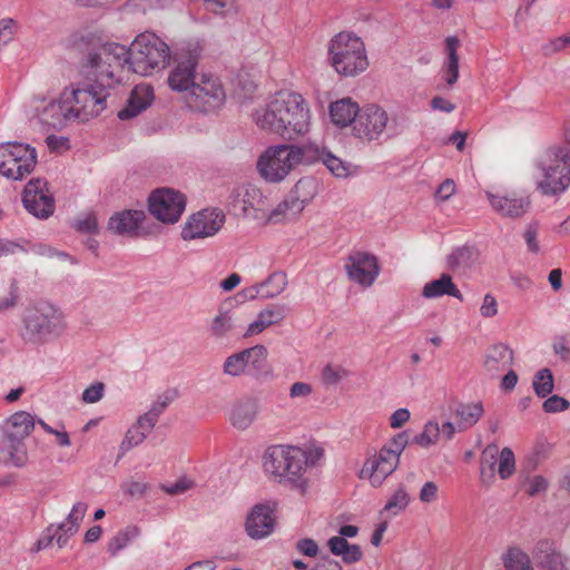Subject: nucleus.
Masks as SVG:
<instances>
[{
	"instance_id": "f257e3e1",
	"label": "nucleus",
	"mask_w": 570,
	"mask_h": 570,
	"mask_svg": "<svg viewBox=\"0 0 570 570\" xmlns=\"http://www.w3.org/2000/svg\"><path fill=\"white\" fill-rule=\"evenodd\" d=\"M257 126L286 140L306 134L311 125V114L306 100L294 91H279L255 115Z\"/></svg>"
},
{
	"instance_id": "f03ea898",
	"label": "nucleus",
	"mask_w": 570,
	"mask_h": 570,
	"mask_svg": "<svg viewBox=\"0 0 570 570\" xmlns=\"http://www.w3.org/2000/svg\"><path fill=\"white\" fill-rule=\"evenodd\" d=\"M128 67L131 71V49L117 42L101 43L96 50L88 52L82 66L87 90L102 98L107 105L110 91L119 83L115 77L112 67Z\"/></svg>"
},
{
	"instance_id": "7ed1b4c3",
	"label": "nucleus",
	"mask_w": 570,
	"mask_h": 570,
	"mask_svg": "<svg viewBox=\"0 0 570 570\" xmlns=\"http://www.w3.org/2000/svg\"><path fill=\"white\" fill-rule=\"evenodd\" d=\"M107 108L102 98L87 90L81 81L70 91L65 90L59 100L48 104L39 114V121L51 129H61L69 120L80 119L86 121L97 117Z\"/></svg>"
},
{
	"instance_id": "20e7f679",
	"label": "nucleus",
	"mask_w": 570,
	"mask_h": 570,
	"mask_svg": "<svg viewBox=\"0 0 570 570\" xmlns=\"http://www.w3.org/2000/svg\"><path fill=\"white\" fill-rule=\"evenodd\" d=\"M308 463L306 452L298 446L276 444L266 449L263 455L264 471L282 484L306 491L304 473Z\"/></svg>"
},
{
	"instance_id": "39448f33",
	"label": "nucleus",
	"mask_w": 570,
	"mask_h": 570,
	"mask_svg": "<svg viewBox=\"0 0 570 570\" xmlns=\"http://www.w3.org/2000/svg\"><path fill=\"white\" fill-rule=\"evenodd\" d=\"M35 428L33 417L24 411L13 413L6 424L0 439V462L21 468L27 462L24 439Z\"/></svg>"
},
{
	"instance_id": "423d86ee",
	"label": "nucleus",
	"mask_w": 570,
	"mask_h": 570,
	"mask_svg": "<svg viewBox=\"0 0 570 570\" xmlns=\"http://www.w3.org/2000/svg\"><path fill=\"white\" fill-rule=\"evenodd\" d=\"M131 71L150 76L164 69L170 59V48L153 32L138 35L130 45Z\"/></svg>"
},
{
	"instance_id": "0eeeda50",
	"label": "nucleus",
	"mask_w": 570,
	"mask_h": 570,
	"mask_svg": "<svg viewBox=\"0 0 570 570\" xmlns=\"http://www.w3.org/2000/svg\"><path fill=\"white\" fill-rule=\"evenodd\" d=\"M543 179L537 185L542 195L556 196L570 186V149L567 146L554 145L547 149L538 163Z\"/></svg>"
},
{
	"instance_id": "6e6552de",
	"label": "nucleus",
	"mask_w": 570,
	"mask_h": 570,
	"mask_svg": "<svg viewBox=\"0 0 570 570\" xmlns=\"http://www.w3.org/2000/svg\"><path fill=\"white\" fill-rule=\"evenodd\" d=\"M328 55L334 69L346 77L355 76L368 66L363 41L350 32H341L331 40Z\"/></svg>"
},
{
	"instance_id": "1a4fd4ad",
	"label": "nucleus",
	"mask_w": 570,
	"mask_h": 570,
	"mask_svg": "<svg viewBox=\"0 0 570 570\" xmlns=\"http://www.w3.org/2000/svg\"><path fill=\"white\" fill-rule=\"evenodd\" d=\"M62 314L53 306L29 309L22 318L21 337L26 343L42 344L65 331Z\"/></svg>"
},
{
	"instance_id": "9d476101",
	"label": "nucleus",
	"mask_w": 570,
	"mask_h": 570,
	"mask_svg": "<svg viewBox=\"0 0 570 570\" xmlns=\"http://www.w3.org/2000/svg\"><path fill=\"white\" fill-rule=\"evenodd\" d=\"M202 48L198 45L188 43L175 52V65L169 72L167 82L173 91L183 96L190 90L200 73L196 69L199 63Z\"/></svg>"
},
{
	"instance_id": "9b49d317",
	"label": "nucleus",
	"mask_w": 570,
	"mask_h": 570,
	"mask_svg": "<svg viewBox=\"0 0 570 570\" xmlns=\"http://www.w3.org/2000/svg\"><path fill=\"white\" fill-rule=\"evenodd\" d=\"M183 98L190 109L208 114L224 105L226 94L219 78L210 73H200Z\"/></svg>"
},
{
	"instance_id": "f8f14e48",
	"label": "nucleus",
	"mask_w": 570,
	"mask_h": 570,
	"mask_svg": "<svg viewBox=\"0 0 570 570\" xmlns=\"http://www.w3.org/2000/svg\"><path fill=\"white\" fill-rule=\"evenodd\" d=\"M292 153L285 144L268 147L257 161L261 176L268 183L282 181L296 167Z\"/></svg>"
},
{
	"instance_id": "ddd939ff",
	"label": "nucleus",
	"mask_w": 570,
	"mask_h": 570,
	"mask_svg": "<svg viewBox=\"0 0 570 570\" xmlns=\"http://www.w3.org/2000/svg\"><path fill=\"white\" fill-rule=\"evenodd\" d=\"M186 196L173 188H158L148 198L149 213L164 224H175L186 208Z\"/></svg>"
},
{
	"instance_id": "4468645a",
	"label": "nucleus",
	"mask_w": 570,
	"mask_h": 570,
	"mask_svg": "<svg viewBox=\"0 0 570 570\" xmlns=\"http://www.w3.org/2000/svg\"><path fill=\"white\" fill-rule=\"evenodd\" d=\"M225 224V214L218 208H205L193 214L181 229L184 240L216 235Z\"/></svg>"
},
{
	"instance_id": "2eb2a0df",
	"label": "nucleus",
	"mask_w": 570,
	"mask_h": 570,
	"mask_svg": "<svg viewBox=\"0 0 570 570\" xmlns=\"http://www.w3.org/2000/svg\"><path fill=\"white\" fill-rule=\"evenodd\" d=\"M22 203L30 214L40 219H47L55 212V199L49 194L47 181L41 178L28 181L22 193Z\"/></svg>"
},
{
	"instance_id": "dca6fc26",
	"label": "nucleus",
	"mask_w": 570,
	"mask_h": 570,
	"mask_svg": "<svg viewBox=\"0 0 570 570\" xmlns=\"http://www.w3.org/2000/svg\"><path fill=\"white\" fill-rule=\"evenodd\" d=\"M314 194V180L309 177L301 178L287 197L271 212L268 220L277 222L279 216H295L299 214L313 198Z\"/></svg>"
},
{
	"instance_id": "f3484780",
	"label": "nucleus",
	"mask_w": 570,
	"mask_h": 570,
	"mask_svg": "<svg viewBox=\"0 0 570 570\" xmlns=\"http://www.w3.org/2000/svg\"><path fill=\"white\" fill-rule=\"evenodd\" d=\"M387 114L377 105H367L361 108L354 124L353 134L362 140L377 139L387 125Z\"/></svg>"
},
{
	"instance_id": "a211bd4d",
	"label": "nucleus",
	"mask_w": 570,
	"mask_h": 570,
	"mask_svg": "<svg viewBox=\"0 0 570 570\" xmlns=\"http://www.w3.org/2000/svg\"><path fill=\"white\" fill-rule=\"evenodd\" d=\"M277 503L274 501L256 503L246 517L245 531L254 540L264 539L274 532Z\"/></svg>"
},
{
	"instance_id": "6ab92c4d",
	"label": "nucleus",
	"mask_w": 570,
	"mask_h": 570,
	"mask_svg": "<svg viewBox=\"0 0 570 570\" xmlns=\"http://www.w3.org/2000/svg\"><path fill=\"white\" fill-rule=\"evenodd\" d=\"M345 269L348 278L362 286L372 285L380 271L376 257L363 252L351 254Z\"/></svg>"
},
{
	"instance_id": "aec40b11",
	"label": "nucleus",
	"mask_w": 570,
	"mask_h": 570,
	"mask_svg": "<svg viewBox=\"0 0 570 570\" xmlns=\"http://www.w3.org/2000/svg\"><path fill=\"white\" fill-rule=\"evenodd\" d=\"M487 198L495 213L512 219L522 217L531 204L529 197L517 196L515 194L508 196L487 191Z\"/></svg>"
},
{
	"instance_id": "412c9836",
	"label": "nucleus",
	"mask_w": 570,
	"mask_h": 570,
	"mask_svg": "<svg viewBox=\"0 0 570 570\" xmlns=\"http://www.w3.org/2000/svg\"><path fill=\"white\" fill-rule=\"evenodd\" d=\"M513 363L514 352L504 343L492 344L485 350L483 367L492 377H495L500 372L510 368Z\"/></svg>"
},
{
	"instance_id": "4be33fe9",
	"label": "nucleus",
	"mask_w": 570,
	"mask_h": 570,
	"mask_svg": "<svg viewBox=\"0 0 570 570\" xmlns=\"http://www.w3.org/2000/svg\"><path fill=\"white\" fill-rule=\"evenodd\" d=\"M9 160L19 163L18 169H13V179L21 180L27 175L31 174L37 165L36 148L28 144L17 141H9Z\"/></svg>"
},
{
	"instance_id": "5701e85b",
	"label": "nucleus",
	"mask_w": 570,
	"mask_h": 570,
	"mask_svg": "<svg viewBox=\"0 0 570 570\" xmlns=\"http://www.w3.org/2000/svg\"><path fill=\"white\" fill-rule=\"evenodd\" d=\"M392 446L385 444L377 456L366 461L361 475H367L373 487H380L384 480L392 474Z\"/></svg>"
},
{
	"instance_id": "b1692460",
	"label": "nucleus",
	"mask_w": 570,
	"mask_h": 570,
	"mask_svg": "<svg viewBox=\"0 0 570 570\" xmlns=\"http://www.w3.org/2000/svg\"><path fill=\"white\" fill-rule=\"evenodd\" d=\"M146 218L144 210L125 209L109 217L107 228L116 235H135Z\"/></svg>"
},
{
	"instance_id": "393cba45",
	"label": "nucleus",
	"mask_w": 570,
	"mask_h": 570,
	"mask_svg": "<svg viewBox=\"0 0 570 570\" xmlns=\"http://www.w3.org/2000/svg\"><path fill=\"white\" fill-rule=\"evenodd\" d=\"M533 559L537 566L543 570H568L566 558L557 551L554 542L540 540L533 549Z\"/></svg>"
},
{
	"instance_id": "a878e982",
	"label": "nucleus",
	"mask_w": 570,
	"mask_h": 570,
	"mask_svg": "<svg viewBox=\"0 0 570 570\" xmlns=\"http://www.w3.org/2000/svg\"><path fill=\"white\" fill-rule=\"evenodd\" d=\"M153 98L154 92L150 87L136 86L127 99L126 106L118 111V118L120 120L135 118L150 106Z\"/></svg>"
},
{
	"instance_id": "bb28decb",
	"label": "nucleus",
	"mask_w": 570,
	"mask_h": 570,
	"mask_svg": "<svg viewBox=\"0 0 570 570\" xmlns=\"http://www.w3.org/2000/svg\"><path fill=\"white\" fill-rule=\"evenodd\" d=\"M360 110L358 105L346 97L330 105V117L334 125L344 128L354 124Z\"/></svg>"
},
{
	"instance_id": "cd10ccee",
	"label": "nucleus",
	"mask_w": 570,
	"mask_h": 570,
	"mask_svg": "<svg viewBox=\"0 0 570 570\" xmlns=\"http://www.w3.org/2000/svg\"><path fill=\"white\" fill-rule=\"evenodd\" d=\"M258 401L253 397L242 399L236 402L230 412V422L238 430H246L256 419Z\"/></svg>"
},
{
	"instance_id": "c85d7f7f",
	"label": "nucleus",
	"mask_w": 570,
	"mask_h": 570,
	"mask_svg": "<svg viewBox=\"0 0 570 570\" xmlns=\"http://www.w3.org/2000/svg\"><path fill=\"white\" fill-rule=\"evenodd\" d=\"M443 295H449L463 301V295L456 285L452 282L449 274H442L440 278L426 283L422 289V296L425 298H436Z\"/></svg>"
},
{
	"instance_id": "c756f323",
	"label": "nucleus",
	"mask_w": 570,
	"mask_h": 570,
	"mask_svg": "<svg viewBox=\"0 0 570 570\" xmlns=\"http://www.w3.org/2000/svg\"><path fill=\"white\" fill-rule=\"evenodd\" d=\"M249 351L246 373L255 379H264L271 374V367L267 362V348L264 345H255L247 348Z\"/></svg>"
},
{
	"instance_id": "7c9ffc66",
	"label": "nucleus",
	"mask_w": 570,
	"mask_h": 570,
	"mask_svg": "<svg viewBox=\"0 0 570 570\" xmlns=\"http://www.w3.org/2000/svg\"><path fill=\"white\" fill-rule=\"evenodd\" d=\"M235 200L243 204V212L247 214L248 209H264L265 196L262 190L252 184H246L235 189Z\"/></svg>"
},
{
	"instance_id": "2f4dec72",
	"label": "nucleus",
	"mask_w": 570,
	"mask_h": 570,
	"mask_svg": "<svg viewBox=\"0 0 570 570\" xmlns=\"http://www.w3.org/2000/svg\"><path fill=\"white\" fill-rule=\"evenodd\" d=\"M294 153L293 157L295 158V165L306 164L312 165L318 161L324 160L325 154L327 149L325 147H321L316 142H306L302 145H289Z\"/></svg>"
},
{
	"instance_id": "473e14b6",
	"label": "nucleus",
	"mask_w": 570,
	"mask_h": 570,
	"mask_svg": "<svg viewBox=\"0 0 570 570\" xmlns=\"http://www.w3.org/2000/svg\"><path fill=\"white\" fill-rule=\"evenodd\" d=\"M459 47L460 40L456 37L451 36L445 39L448 59L444 63V72L445 81L450 87H452L459 78Z\"/></svg>"
},
{
	"instance_id": "72a5a7b5",
	"label": "nucleus",
	"mask_w": 570,
	"mask_h": 570,
	"mask_svg": "<svg viewBox=\"0 0 570 570\" xmlns=\"http://www.w3.org/2000/svg\"><path fill=\"white\" fill-rule=\"evenodd\" d=\"M483 413L484 409L481 402L459 404L455 409V415L459 417L458 430L465 431L472 428Z\"/></svg>"
},
{
	"instance_id": "f704fd0d",
	"label": "nucleus",
	"mask_w": 570,
	"mask_h": 570,
	"mask_svg": "<svg viewBox=\"0 0 570 570\" xmlns=\"http://www.w3.org/2000/svg\"><path fill=\"white\" fill-rule=\"evenodd\" d=\"M498 456L499 448L495 444H489L482 451L480 458V475L483 483L490 484L493 481Z\"/></svg>"
},
{
	"instance_id": "c9c22d12",
	"label": "nucleus",
	"mask_w": 570,
	"mask_h": 570,
	"mask_svg": "<svg viewBox=\"0 0 570 570\" xmlns=\"http://www.w3.org/2000/svg\"><path fill=\"white\" fill-rule=\"evenodd\" d=\"M140 534V530L136 525H128L118 531L108 542L107 551L110 556L115 557L125 549L130 541Z\"/></svg>"
},
{
	"instance_id": "e433bc0d",
	"label": "nucleus",
	"mask_w": 570,
	"mask_h": 570,
	"mask_svg": "<svg viewBox=\"0 0 570 570\" xmlns=\"http://www.w3.org/2000/svg\"><path fill=\"white\" fill-rule=\"evenodd\" d=\"M475 259V250L473 247H458L448 256V266L452 271L468 268Z\"/></svg>"
},
{
	"instance_id": "4c0bfd02",
	"label": "nucleus",
	"mask_w": 570,
	"mask_h": 570,
	"mask_svg": "<svg viewBox=\"0 0 570 570\" xmlns=\"http://www.w3.org/2000/svg\"><path fill=\"white\" fill-rule=\"evenodd\" d=\"M507 570H533L529 556L519 548H510L503 556Z\"/></svg>"
},
{
	"instance_id": "58836bf2",
	"label": "nucleus",
	"mask_w": 570,
	"mask_h": 570,
	"mask_svg": "<svg viewBox=\"0 0 570 570\" xmlns=\"http://www.w3.org/2000/svg\"><path fill=\"white\" fill-rule=\"evenodd\" d=\"M247 354H249V351H247V348H245L238 353H234V354L229 355L224 362V366H223L224 373L229 376H239V375L246 373V368H247L246 361H248Z\"/></svg>"
},
{
	"instance_id": "ea45409f",
	"label": "nucleus",
	"mask_w": 570,
	"mask_h": 570,
	"mask_svg": "<svg viewBox=\"0 0 570 570\" xmlns=\"http://www.w3.org/2000/svg\"><path fill=\"white\" fill-rule=\"evenodd\" d=\"M532 387L538 397L544 399L550 395L554 387L552 372L549 368L539 370L533 377Z\"/></svg>"
},
{
	"instance_id": "a19ab883",
	"label": "nucleus",
	"mask_w": 570,
	"mask_h": 570,
	"mask_svg": "<svg viewBox=\"0 0 570 570\" xmlns=\"http://www.w3.org/2000/svg\"><path fill=\"white\" fill-rule=\"evenodd\" d=\"M287 286V276L284 272H274L268 278L261 283V287L264 289L267 287L265 293L262 294L263 298H273L284 292Z\"/></svg>"
},
{
	"instance_id": "79ce46f5",
	"label": "nucleus",
	"mask_w": 570,
	"mask_h": 570,
	"mask_svg": "<svg viewBox=\"0 0 570 570\" xmlns=\"http://www.w3.org/2000/svg\"><path fill=\"white\" fill-rule=\"evenodd\" d=\"M441 435V429L438 422L429 421L424 424L423 431L415 434L412 442L421 448H429L436 444Z\"/></svg>"
},
{
	"instance_id": "37998d69",
	"label": "nucleus",
	"mask_w": 570,
	"mask_h": 570,
	"mask_svg": "<svg viewBox=\"0 0 570 570\" xmlns=\"http://www.w3.org/2000/svg\"><path fill=\"white\" fill-rule=\"evenodd\" d=\"M323 164L337 178H345L352 173V165L336 157L330 150L325 154Z\"/></svg>"
},
{
	"instance_id": "c03bdc74",
	"label": "nucleus",
	"mask_w": 570,
	"mask_h": 570,
	"mask_svg": "<svg viewBox=\"0 0 570 570\" xmlns=\"http://www.w3.org/2000/svg\"><path fill=\"white\" fill-rule=\"evenodd\" d=\"M288 307L285 304H273L259 312L262 318L268 322V327L281 323L287 315Z\"/></svg>"
},
{
	"instance_id": "a18cd8bd",
	"label": "nucleus",
	"mask_w": 570,
	"mask_h": 570,
	"mask_svg": "<svg viewBox=\"0 0 570 570\" xmlns=\"http://www.w3.org/2000/svg\"><path fill=\"white\" fill-rule=\"evenodd\" d=\"M500 460L498 465V472L501 479L510 478L514 472V454L510 448H503L499 453Z\"/></svg>"
},
{
	"instance_id": "49530a36",
	"label": "nucleus",
	"mask_w": 570,
	"mask_h": 570,
	"mask_svg": "<svg viewBox=\"0 0 570 570\" xmlns=\"http://www.w3.org/2000/svg\"><path fill=\"white\" fill-rule=\"evenodd\" d=\"M72 227L83 234H97L99 230L98 220L94 213L78 216L72 223Z\"/></svg>"
},
{
	"instance_id": "de8ad7c7",
	"label": "nucleus",
	"mask_w": 570,
	"mask_h": 570,
	"mask_svg": "<svg viewBox=\"0 0 570 570\" xmlns=\"http://www.w3.org/2000/svg\"><path fill=\"white\" fill-rule=\"evenodd\" d=\"M88 509L87 503L77 502L73 504L71 511L69 512L67 520V527L69 529V533H77L79 530V523L83 519L86 511Z\"/></svg>"
},
{
	"instance_id": "09e8293b",
	"label": "nucleus",
	"mask_w": 570,
	"mask_h": 570,
	"mask_svg": "<svg viewBox=\"0 0 570 570\" xmlns=\"http://www.w3.org/2000/svg\"><path fill=\"white\" fill-rule=\"evenodd\" d=\"M568 47H570V33L551 39L542 47V51L544 56H552Z\"/></svg>"
},
{
	"instance_id": "8fccbe9b",
	"label": "nucleus",
	"mask_w": 570,
	"mask_h": 570,
	"mask_svg": "<svg viewBox=\"0 0 570 570\" xmlns=\"http://www.w3.org/2000/svg\"><path fill=\"white\" fill-rule=\"evenodd\" d=\"M570 407V402L562 396L551 395L542 404V409L547 413L563 412Z\"/></svg>"
},
{
	"instance_id": "3c124183",
	"label": "nucleus",
	"mask_w": 570,
	"mask_h": 570,
	"mask_svg": "<svg viewBox=\"0 0 570 570\" xmlns=\"http://www.w3.org/2000/svg\"><path fill=\"white\" fill-rule=\"evenodd\" d=\"M17 21L12 18H3L0 20V47L8 45L14 37Z\"/></svg>"
},
{
	"instance_id": "603ef678",
	"label": "nucleus",
	"mask_w": 570,
	"mask_h": 570,
	"mask_svg": "<svg viewBox=\"0 0 570 570\" xmlns=\"http://www.w3.org/2000/svg\"><path fill=\"white\" fill-rule=\"evenodd\" d=\"M232 328V318L225 313L217 315L212 323V332L215 336L222 337Z\"/></svg>"
},
{
	"instance_id": "864d4df0",
	"label": "nucleus",
	"mask_w": 570,
	"mask_h": 570,
	"mask_svg": "<svg viewBox=\"0 0 570 570\" xmlns=\"http://www.w3.org/2000/svg\"><path fill=\"white\" fill-rule=\"evenodd\" d=\"M295 549L298 553H301L302 556L308 557V558L317 557L318 551H320L317 542L311 538L299 539L295 543Z\"/></svg>"
},
{
	"instance_id": "5fc2aeb1",
	"label": "nucleus",
	"mask_w": 570,
	"mask_h": 570,
	"mask_svg": "<svg viewBox=\"0 0 570 570\" xmlns=\"http://www.w3.org/2000/svg\"><path fill=\"white\" fill-rule=\"evenodd\" d=\"M105 384L101 382H96L82 392V401L85 403H96L100 401L104 396Z\"/></svg>"
},
{
	"instance_id": "6e6d98bb",
	"label": "nucleus",
	"mask_w": 570,
	"mask_h": 570,
	"mask_svg": "<svg viewBox=\"0 0 570 570\" xmlns=\"http://www.w3.org/2000/svg\"><path fill=\"white\" fill-rule=\"evenodd\" d=\"M56 537H57V527L53 524H50L40 534L39 539L37 540L36 544H35V550L40 551V550L48 548L53 542Z\"/></svg>"
},
{
	"instance_id": "4d7b16f0",
	"label": "nucleus",
	"mask_w": 570,
	"mask_h": 570,
	"mask_svg": "<svg viewBox=\"0 0 570 570\" xmlns=\"http://www.w3.org/2000/svg\"><path fill=\"white\" fill-rule=\"evenodd\" d=\"M480 314L485 318L494 317L498 314V303L494 296L485 294L480 307Z\"/></svg>"
},
{
	"instance_id": "13d9d810",
	"label": "nucleus",
	"mask_w": 570,
	"mask_h": 570,
	"mask_svg": "<svg viewBox=\"0 0 570 570\" xmlns=\"http://www.w3.org/2000/svg\"><path fill=\"white\" fill-rule=\"evenodd\" d=\"M410 443V431H403L396 435H394V456H396V461L394 462V471L399 465V456L405 446Z\"/></svg>"
},
{
	"instance_id": "bf43d9fd",
	"label": "nucleus",
	"mask_w": 570,
	"mask_h": 570,
	"mask_svg": "<svg viewBox=\"0 0 570 570\" xmlns=\"http://www.w3.org/2000/svg\"><path fill=\"white\" fill-rule=\"evenodd\" d=\"M538 236V226L537 224L528 225L524 232V239L528 246V249L531 253L537 254L540 250L539 242L537 239Z\"/></svg>"
},
{
	"instance_id": "052dcab7",
	"label": "nucleus",
	"mask_w": 570,
	"mask_h": 570,
	"mask_svg": "<svg viewBox=\"0 0 570 570\" xmlns=\"http://www.w3.org/2000/svg\"><path fill=\"white\" fill-rule=\"evenodd\" d=\"M327 546L332 554L342 556L351 543L346 539L335 535L327 540Z\"/></svg>"
},
{
	"instance_id": "680f3d73",
	"label": "nucleus",
	"mask_w": 570,
	"mask_h": 570,
	"mask_svg": "<svg viewBox=\"0 0 570 570\" xmlns=\"http://www.w3.org/2000/svg\"><path fill=\"white\" fill-rule=\"evenodd\" d=\"M10 142H1L0 144V174L7 178L13 179V168H6V161L9 160V147Z\"/></svg>"
},
{
	"instance_id": "e2e57ef3",
	"label": "nucleus",
	"mask_w": 570,
	"mask_h": 570,
	"mask_svg": "<svg viewBox=\"0 0 570 570\" xmlns=\"http://www.w3.org/2000/svg\"><path fill=\"white\" fill-rule=\"evenodd\" d=\"M455 193V184L452 179H445L435 190V198L445 202Z\"/></svg>"
},
{
	"instance_id": "0e129e2a",
	"label": "nucleus",
	"mask_w": 570,
	"mask_h": 570,
	"mask_svg": "<svg viewBox=\"0 0 570 570\" xmlns=\"http://www.w3.org/2000/svg\"><path fill=\"white\" fill-rule=\"evenodd\" d=\"M342 379L340 368H335L332 365H326L322 372V380L325 385L334 386Z\"/></svg>"
},
{
	"instance_id": "69168bd1",
	"label": "nucleus",
	"mask_w": 570,
	"mask_h": 570,
	"mask_svg": "<svg viewBox=\"0 0 570 570\" xmlns=\"http://www.w3.org/2000/svg\"><path fill=\"white\" fill-rule=\"evenodd\" d=\"M312 569L317 570H343L341 563L332 559L328 554H322Z\"/></svg>"
},
{
	"instance_id": "338daca9",
	"label": "nucleus",
	"mask_w": 570,
	"mask_h": 570,
	"mask_svg": "<svg viewBox=\"0 0 570 570\" xmlns=\"http://www.w3.org/2000/svg\"><path fill=\"white\" fill-rule=\"evenodd\" d=\"M436 494H438V485L434 482L429 481V482L424 483V485L421 489L420 500L422 502L430 503L436 499Z\"/></svg>"
},
{
	"instance_id": "774afa93",
	"label": "nucleus",
	"mask_w": 570,
	"mask_h": 570,
	"mask_svg": "<svg viewBox=\"0 0 570 570\" xmlns=\"http://www.w3.org/2000/svg\"><path fill=\"white\" fill-rule=\"evenodd\" d=\"M341 557L345 563L351 564L358 562L363 558V552L358 544H351Z\"/></svg>"
}]
</instances>
